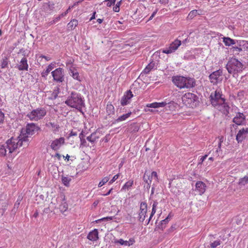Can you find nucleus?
I'll list each match as a JSON object with an SVG mask.
<instances>
[{
	"label": "nucleus",
	"instance_id": "obj_40",
	"mask_svg": "<svg viewBox=\"0 0 248 248\" xmlns=\"http://www.w3.org/2000/svg\"><path fill=\"white\" fill-rule=\"evenodd\" d=\"M109 176H106L104 177L101 181L99 183L98 186L100 187L102 186L103 185L106 184L108 181L109 180Z\"/></svg>",
	"mask_w": 248,
	"mask_h": 248
},
{
	"label": "nucleus",
	"instance_id": "obj_34",
	"mask_svg": "<svg viewBox=\"0 0 248 248\" xmlns=\"http://www.w3.org/2000/svg\"><path fill=\"white\" fill-rule=\"evenodd\" d=\"M59 209L62 213H64L68 209L67 203L65 201H63L59 205Z\"/></svg>",
	"mask_w": 248,
	"mask_h": 248
},
{
	"label": "nucleus",
	"instance_id": "obj_43",
	"mask_svg": "<svg viewBox=\"0 0 248 248\" xmlns=\"http://www.w3.org/2000/svg\"><path fill=\"white\" fill-rule=\"evenodd\" d=\"M114 243L115 244H120L121 245L124 246H127L128 245V242H127V241H125L122 239H120L119 240H116L114 241Z\"/></svg>",
	"mask_w": 248,
	"mask_h": 248
},
{
	"label": "nucleus",
	"instance_id": "obj_48",
	"mask_svg": "<svg viewBox=\"0 0 248 248\" xmlns=\"http://www.w3.org/2000/svg\"><path fill=\"white\" fill-rule=\"evenodd\" d=\"M119 176V173L114 175L110 180L108 181V185H111L112 183H113L116 180L118 179Z\"/></svg>",
	"mask_w": 248,
	"mask_h": 248
},
{
	"label": "nucleus",
	"instance_id": "obj_22",
	"mask_svg": "<svg viewBox=\"0 0 248 248\" xmlns=\"http://www.w3.org/2000/svg\"><path fill=\"white\" fill-rule=\"evenodd\" d=\"M87 238L92 241H96L98 239V232L97 229H94L93 230L90 232L87 235Z\"/></svg>",
	"mask_w": 248,
	"mask_h": 248
},
{
	"label": "nucleus",
	"instance_id": "obj_24",
	"mask_svg": "<svg viewBox=\"0 0 248 248\" xmlns=\"http://www.w3.org/2000/svg\"><path fill=\"white\" fill-rule=\"evenodd\" d=\"M55 62H52L50 63L46 67V69L43 71L41 73V76L43 78H46L49 72L54 68Z\"/></svg>",
	"mask_w": 248,
	"mask_h": 248
},
{
	"label": "nucleus",
	"instance_id": "obj_47",
	"mask_svg": "<svg viewBox=\"0 0 248 248\" xmlns=\"http://www.w3.org/2000/svg\"><path fill=\"white\" fill-rule=\"evenodd\" d=\"M220 242H221V241L219 240L215 241L214 242H213V243H212L211 244V247L212 248H216L218 246L220 245Z\"/></svg>",
	"mask_w": 248,
	"mask_h": 248
},
{
	"label": "nucleus",
	"instance_id": "obj_6",
	"mask_svg": "<svg viewBox=\"0 0 248 248\" xmlns=\"http://www.w3.org/2000/svg\"><path fill=\"white\" fill-rule=\"evenodd\" d=\"M225 100V98L222 97L221 92L219 89H217L214 92H212L210 95L211 103L214 107H217L218 104L223 103Z\"/></svg>",
	"mask_w": 248,
	"mask_h": 248
},
{
	"label": "nucleus",
	"instance_id": "obj_31",
	"mask_svg": "<svg viewBox=\"0 0 248 248\" xmlns=\"http://www.w3.org/2000/svg\"><path fill=\"white\" fill-rule=\"evenodd\" d=\"M46 125L47 126L50 127L52 131L55 133H56L59 131L60 126L57 123L49 122Z\"/></svg>",
	"mask_w": 248,
	"mask_h": 248
},
{
	"label": "nucleus",
	"instance_id": "obj_61",
	"mask_svg": "<svg viewBox=\"0 0 248 248\" xmlns=\"http://www.w3.org/2000/svg\"><path fill=\"white\" fill-rule=\"evenodd\" d=\"M112 190H113V188H111L110 189H109V190H108V191L107 193H105V194H102V195H103V196H108V195H109V194L111 193V192H112Z\"/></svg>",
	"mask_w": 248,
	"mask_h": 248
},
{
	"label": "nucleus",
	"instance_id": "obj_28",
	"mask_svg": "<svg viewBox=\"0 0 248 248\" xmlns=\"http://www.w3.org/2000/svg\"><path fill=\"white\" fill-rule=\"evenodd\" d=\"M131 114V112H128L126 114H123V115L120 116V117H119L117 119L115 120V121H114V122L113 123L116 124V123H119L120 122L124 121V120H126L128 118H129Z\"/></svg>",
	"mask_w": 248,
	"mask_h": 248
},
{
	"label": "nucleus",
	"instance_id": "obj_36",
	"mask_svg": "<svg viewBox=\"0 0 248 248\" xmlns=\"http://www.w3.org/2000/svg\"><path fill=\"white\" fill-rule=\"evenodd\" d=\"M176 104L173 101L167 102V105L166 106V110H173L175 109Z\"/></svg>",
	"mask_w": 248,
	"mask_h": 248
},
{
	"label": "nucleus",
	"instance_id": "obj_35",
	"mask_svg": "<svg viewBox=\"0 0 248 248\" xmlns=\"http://www.w3.org/2000/svg\"><path fill=\"white\" fill-rule=\"evenodd\" d=\"M98 138V137L96 136V133H93L89 136L87 137V140L93 144L96 141Z\"/></svg>",
	"mask_w": 248,
	"mask_h": 248
},
{
	"label": "nucleus",
	"instance_id": "obj_10",
	"mask_svg": "<svg viewBox=\"0 0 248 248\" xmlns=\"http://www.w3.org/2000/svg\"><path fill=\"white\" fill-rule=\"evenodd\" d=\"M65 143V139L63 137H60L52 140L49 142L50 148L54 151H58Z\"/></svg>",
	"mask_w": 248,
	"mask_h": 248
},
{
	"label": "nucleus",
	"instance_id": "obj_56",
	"mask_svg": "<svg viewBox=\"0 0 248 248\" xmlns=\"http://www.w3.org/2000/svg\"><path fill=\"white\" fill-rule=\"evenodd\" d=\"M232 49L233 51H236L237 52H240L242 50V49L240 47L238 46H233Z\"/></svg>",
	"mask_w": 248,
	"mask_h": 248
},
{
	"label": "nucleus",
	"instance_id": "obj_49",
	"mask_svg": "<svg viewBox=\"0 0 248 248\" xmlns=\"http://www.w3.org/2000/svg\"><path fill=\"white\" fill-rule=\"evenodd\" d=\"M112 217H103L102 218H100V219H97V220H96L94 222L95 223H99L101 221H107V220H110L112 219Z\"/></svg>",
	"mask_w": 248,
	"mask_h": 248
},
{
	"label": "nucleus",
	"instance_id": "obj_33",
	"mask_svg": "<svg viewBox=\"0 0 248 248\" xmlns=\"http://www.w3.org/2000/svg\"><path fill=\"white\" fill-rule=\"evenodd\" d=\"M133 180H129L126 182L121 188V191H126V190L129 189L133 185Z\"/></svg>",
	"mask_w": 248,
	"mask_h": 248
},
{
	"label": "nucleus",
	"instance_id": "obj_59",
	"mask_svg": "<svg viewBox=\"0 0 248 248\" xmlns=\"http://www.w3.org/2000/svg\"><path fill=\"white\" fill-rule=\"evenodd\" d=\"M157 12V10H155L152 14V15L150 16V17H149L148 20H151L153 19V18L155 16V15H156V13Z\"/></svg>",
	"mask_w": 248,
	"mask_h": 248
},
{
	"label": "nucleus",
	"instance_id": "obj_53",
	"mask_svg": "<svg viewBox=\"0 0 248 248\" xmlns=\"http://www.w3.org/2000/svg\"><path fill=\"white\" fill-rule=\"evenodd\" d=\"M4 120V114L0 109V124H2Z\"/></svg>",
	"mask_w": 248,
	"mask_h": 248
},
{
	"label": "nucleus",
	"instance_id": "obj_15",
	"mask_svg": "<svg viewBox=\"0 0 248 248\" xmlns=\"http://www.w3.org/2000/svg\"><path fill=\"white\" fill-rule=\"evenodd\" d=\"M232 122L237 125H243L246 124V116L243 113L237 112Z\"/></svg>",
	"mask_w": 248,
	"mask_h": 248
},
{
	"label": "nucleus",
	"instance_id": "obj_19",
	"mask_svg": "<svg viewBox=\"0 0 248 248\" xmlns=\"http://www.w3.org/2000/svg\"><path fill=\"white\" fill-rule=\"evenodd\" d=\"M206 188V186L205 183L202 181H198L195 185V191L200 195L203 194Z\"/></svg>",
	"mask_w": 248,
	"mask_h": 248
},
{
	"label": "nucleus",
	"instance_id": "obj_44",
	"mask_svg": "<svg viewBox=\"0 0 248 248\" xmlns=\"http://www.w3.org/2000/svg\"><path fill=\"white\" fill-rule=\"evenodd\" d=\"M143 181L146 184H151L152 179L149 175H146L145 173L143 176Z\"/></svg>",
	"mask_w": 248,
	"mask_h": 248
},
{
	"label": "nucleus",
	"instance_id": "obj_41",
	"mask_svg": "<svg viewBox=\"0 0 248 248\" xmlns=\"http://www.w3.org/2000/svg\"><path fill=\"white\" fill-rule=\"evenodd\" d=\"M59 91H60V89L59 87H57L54 90L53 93L51 94V99H55L57 98V97H58V94L60 92Z\"/></svg>",
	"mask_w": 248,
	"mask_h": 248
},
{
	"label": "nucleus",
	"instance_id": "obj_64",
	"mask_svg": "<svg viewBox=\"0 0 248 248\" xmlns=\"http://www.w3.org/2000/svg\"><path fill=\"white\" fill-rule=\"evenodd\" d=\"M102 141H104V142H108V136H105L103 139H102Z\"/></svg>",
	"mask_w": 248,
	"mask_h": 248
},
{
	"label": "nucleus",
	"instance_id": "obj_38",
	"mask_svg": "<svg viewBox=\"0 0 248 248\" xmlns=\"http://www.w3.org/2000/svg\"><path fill=\"white\" fill-rule=\"evenodd\" d=\"M8 59L7 57H4L2 58L1 61L0 63V67L1 68H6L8 64Z\"/></svg>",
	"mask_w": 248,
	"mask_h": 248
},
{
	"label": "nucleus",
	"instance_id": "obj_39",
	"mask_svg": "<svg viewBox=\"0 0 248 248\" xmlns=\"http://www.w3.org/2000/svg\"><path fill=\"white\" fill-rule=\"evenodd\" d=\"M248 183V175L241 178L239 180V184L241 186H245Z\"/></svg>",
	"mask_w": 248,
	"mask_h": 248
},
{
	"label": "nucleus",
	"instance_id": "obj_62",
	"mask_svg": "<svg viewBox=\"0 0 248 248\" xmlns=\"http://www.w3.org/2000/svg\"><path fill=\"white\" fill-rule=\"evenodd\" d=\"M188 41H189V40L188 39V36H187V37L181 42H182V44H186Z\"/></svg>",
	"mask_w": 248,
	"mask_h": 248
},
{
	"label": "nucleus",
	"instance_id": "obj_25",
	"mask_svg": "<svg viewBox=\"0 0 248 248\" xmlns=\"http://www.w3.org/2000/svg\"><path fill=\"white\" fill-rule=\"evenodd\" d=\"M156 68V63L155 62H151L144 69L142 73L147 74H148L152 69Z\"/></svg>",
	"mask_w": 248,
	"mask_h": 248
},
{
	"label": "nucleus",
	"instance_id": "obj_45",
	"mask_svg": "<svg viewBox=\"0 0 248 248\" xmlns=\"http://www.w3.org/2000/svg\"><path fill=\"white\" fill-rule=\"evenodd\" d=\"M208 155L205 154L203 156H200L199 159V162L198 163V165H202L203 162L205 160V159L207 157Z\"/></svg>",
	"mask_w": 248,
	"mask_h": 248
},
{
	"label": "nucleus",
	"instance_id": "obj_57",
	"mask_svg": "<svg viewBox=\"0 0 248 248\" xmlns=\"http://www.w3.org/2000/svg\"><path fill=\"white\" fill-rule=\"evenodd\" d=\"M21 201V199L20 198H18L16 201V202L15 204V207H16L17 208H18L19 205L20 204V202Z\"/></svg>",
	"mask_w": 248,
	"mask_h": 248
},
{
	"label": "nucleus",
	"instance_id": "obj_20",
	"mask_svg": "<svg viewBox=\"0 0 248 248\" xmlns=\"http://www.w3.org/2000/svg\"><path fill=\"white\" fill-rule=\"evenodd\" d=\"M217 107V108L222 113H223L225 115H227L229 113L230 107L229 106L227 103L224 102L222 103H220L218 104Z\"/></svg>",
	"mask_w": 248,
	"mask_h": 248
},
{
	"label": "nucleus",
	"instance_id": "obj_30",
	"mask_svg": "<svg viewBox=\"0 0 248 248\" xmlns=\"http://www.w3.org/2000/svg\"><path fill=\"white\" fill-rule=\"evenodd\" d=\"M223 39V42L226 46H229L232 45H234L236 43V41L235 40L232 39L229 37H224Z\"/></svg>",
	"mask_w": 248,
	"mask_h": 248
},
{
	"label": "nucleus",
	"instance_id": "obj_42",
	"mask_svg": "<svg viewBox=\"0 0 248 248\" xmlns=\"http://www.w3.org/2000/svg\"><path fill=\"white\" fill-rule=\"evenodd\" d=\"M139 130V126L135 124H133L131 125V127L130 128V132L132 133H136L138 132Z\"/></svg>",
	"mask_w": 248,
	"mask_h": 248
},
{
	"label": "nucleus",
	"instance_id": "obj_63",
	"mask_svg": "<svg viewBox=\"0 0 248 248\" xmlns=\"http://www.w3.org/2000/svg\"><path fill=\"white\" fill-rule=\"evenodd\" d=\"M55 157H57L59 160H60L61 158V155L60 154L56 153L55 155Z\"/></svg>",
	"mask_w": 248,
	"mask_h": 248
},
{
	"label": "nucleus",
	"instance_id": "obj_60",
	"mask_svg": "<svg viewBox=\"0 0 248 248\" xmlns=\"http://www.w3.org/2000/svg\"><path fill=\"white\" fill-rule=\"evenodd\" d=\"M50 212V209L49 207L45 208L43 210V213L45 214H48Z\"/></svg>",
	"mask_w": 248,
	"mask_h": 248
},
{
	"label": "nucleus",
	"instance_id": "obj_4",
	"mask_svg": "<svg viewBox=\"0 0 248 248\" xmlns=\"http://www.w3.org/2000/svg\"><path fill=\"white\" fill-rule=\"evenodd\" d=\"M183 104L189 108H195L199 104V97L197 95L191 93H186L182 97Z\"/></svg>",
	"mask_w": 248,
	"mask_h": 248
},
{
	"label": "nucleus",
	"instance_id": "obj_52",
	"mask_svg": "<svg viewBox=\"0 0 248 248\" xmlns=\"http://www.w3.org/2000/svg\"><path fill=\"white\" fill-rule=\"evenodd\" d=\"M158 205V202L156 201H154L153 204V207L152 209V213H155L156 212V208Z\"/></svg>",
	"mask_w": 248,
	"mask_h": 248
},
{
	"label": "nucleus",
	"instance_id": "obj_11",
	"mask_svg": "<svg viewBox=\"0 0 248 248\" xmlns=\"http://www.w3.org/2000/svg\"><path fill=\"white\" fill-rule=\"evenodd\" d=\"M222 142V138H220L217 141V146L215 148H213V146L210 147L209 146V150H210L209 152L207 154L208 156L211 155L215 157L216 158L218 157L220 155V153L221 152V146Z\"/></svg>",
	"mask_w": 248,
	"mask_h": 248
},
{
	"label": "nucleus",
	"instance_id": "obj_5",
	"mask_svg": "<svg viewBox=\"0 0 248 248\" xmlns=\"http://www.w3.org/2000/svg\"><path fill=\"white\" fill-rule=\"evenodd\" d=\"M46 110L44 108H37L33 109L27 115V117L31 121H38L46 115Z\"/></svg>",
	"mask_w": 248,
	"mask_h": 248
},
{
	"label": "nucleus",
	"instance_id": "obj_32",
	"mask_svg": "<svg viewBox=\"0 0 248 248\" xmlns=\"http://www.w3.org/2000/svg\"><path fill=\"white\" fill-rule=\"evenodd\" d=\"M78 21L76 19L71 20L68 24L67 27L69 30H73L78 25Z\"/></svg>",
	"mask_w": 248,
	"mask_h": 248
},
{
	"label": "nucleus",
	"instance_id": "obj_37",
	"mask_svg": "<svg viewBox=\"0 0 248 248\" xmlns=\"http://www.w3.org/2000/svg\"><path fill=\"white\" fill-rule=\"evenodd\" d=\"M71 181V179L69 177L62 176V184L66 186H69V183Z\"/></svg>",
	"mask_w": 248,
	"mask_h": 248
},
{
	"label": "nucleus",
	"instance_id": "obj_8",
	"mask_svg": "<svg viewBox=\"0 0 248 248\" xmlns=\"http://www.w3.org/2000/svg\"><path fill=\"white\" fill-rule=\"evenodd\" d=\"M53 80L56 83H62L64 80V70L62 68H57L51 72Z\"/></svg>",
	"mask_w": 248,
	"mask_h": 248
},
{
	"label": "nucleus",
	"instance_id": "obj_13",
	"mask_svg": "<svg viewBox=\"0 0 248 248\" xmlns=\"http://www.w3.org/2000/svg\"><path fill=\"white\" fill-rule=\"evenodd\" d=\"M147 212V204L146 202H141L140 204V208L138 214V220L143 222L145 220Z\"/></svg>",
	"mask_w": 248,
	"mask_h": 248
},
{
	"label": "nucleus",
	"instance_id": "obj_3",
	"mask_svg": "<svg viewBox=\"0 0 248 248\" xmlns=\"http://www.w3.org/2000/svg\"><path fill=\"white\" fill-rule=\"evenodd\" d=\"M65 103L68 106L76 108L83 114L82 109L85 107L84 100L80 93L75 92H72L68 96Z\"/></svg>",
	"mask_w": 248,
	"mask_h": 248
},
{
	"label": "nucleus",
	"instance_id": "obj_55",
	"mask_svg": "<svg viewBox=\"0 0 248 248\" xmlns=\"http://www.w3.org/2000/svg\"><path fill=\"white\" fill-rule=\"evenodd\" d=\"M127 242H128V243L129 244L128 245H127V246H130L135 242V240L133 238H131L129 239L128 241H127Z\"/></svg>",
	"mask_w": 248,
	"mask_h": 248
},
{
	"label": "nucleus",
	"instance_id": "obj_18",
	"mask_svg": "<svg viewBox=\"0 0 248 248\" xmlns=\"http://www.w3.org/2000/svg\"><path fill=\"white\" fill-rule=\"evenodd\" d=\"M133 96V94L130 90L125 92L121 100V104L124 106L129 104L131 98Z\"/></svg>",
	"mask_w": 248,
	"mask_h": 248
},
{
	"label": "nucleus",
	"instance_id": "obj_12",
	"mask_svg": "<svg viewBox=\"0 0 248 248\" xmlns=\"http://www.w3.org/2000/svg\"><path fill=\"white\" fill-rule=\"evenodd\" d=\"M66 66L68 67L69 69V74L71 76L73 79L78 81H81V78L79 76V73L77 69L73 66L72 63L70 62H67L66 63Z\"/></svg>",
	"mask_w": 248,
	"mask_h": 248
},
{
	"label": "nucleus",
	"instance_id": "obj_17",
	"mask_svg": "<svg viewBox=\"0 0 248 248\" xmlns=\"http://www.w3.org/2000/svg\"><path fill=\"white\" fill-rule=\"evenodd\" d=\"M173 83L180 89H183L184 83V77L181 76H175L172 78Z\"/></svg>",
	"mask_w": 248,
	"mask_h": 248
},
{
	"label": "nucleus",
	"instance_id": "obj_7",
	"mask_svg": "<svg viewBox=\"0 0 248 248\" xmlns=\"http://www.w3.org/2000/svg\"><path fill=\"white\" fill-rule=\"evenodd\" d=\"M209 79L214 85L221 83L223 79L222 70L218 69L212 72L209 75Z\"/></svg>",
	"mask_w": 248,
	"mask_h": 248
},
{
	"label": "nucleus",
	"instance_id": "obj_26",
	"mask_svg": "<svg viewBox=\"0 0 248 248\" xmlns=\"http://www.w3.org/2000/svg\"><path fill=\"white\" fill-rule=\"evenodd\" d=\"M202 15V10H193L189 12V13L188 14V15L187 16V19H192L194 17H195L196 16H197V15Z\"/></svg>",
	"mask_w": 248,
	"mask_h": 248
},
{
	"label": "nucleus",
	"instance_id": "obj_16",
	"mask_svg": "<svg viewBox=\"0 0 248 248\" xmlns=\"http://www.w3.org/2000/svg\"><path fill=\"white\" fill-rule=\"evenodd\" d=\"M248 134V127L242 128L240 129L236 136V140L238 143L242 142L247 137Z\"/></svg>",
	"mask_w": 248,
	"mask_h": 248
},
{
	"label": "nucleus",
	"instance_id": "obj_58",
	"mask_svg": "<svg viewBox=\"0 0 248 248\" xmlns=\"http://www.w3.org/2000/svg\"><path fill=\"white\" fill-rule=\"evenodd\" d=\"M113 10L115 12H119L120 11V8L119 5H115L113 8Z\"/></svg>",
	"mask_w": 248,
	"mask_h": 248
},
{
	"label": "nucleus",
	"instance_id": "obj_23",
	"mask_svg": "<svg viewBox=\"0 0 248 248\" xmlns=\"http://www.w3.org/2000/svg\"><path fill=\"white\" fill-rule=\"evenodd\" d=\"M167 105V101H165L161 102H154L150 104H148L146 105L147 107L152 108H159L165 107Z\"/></svg>",
	"mask_w": 248,
	"mask_h": 248
},
{
	"label": "nucleus",
	"instance_id": "obj_50",
	"mask_svg": "<svg viewBox=\"0 0 248 248\" xmlns=\"http://www.w3.org/2000/svg\"><path fill=\"white\" fill-rule=\"evenodd\" d=\"M240 46H244L245 48L248 49V41H240L239 42Z\"/></svg>",
	"mask_w": 248,
	"mask_h": 248
},
{
	"label": "nucleus",
	"instance_id": "obj_21",
	"mask_svg": "<svg viewBox=\"0 0 248 248\" xmlns=\"http://www.w3.org/2000/svg\"><path fill=\"white\" fill-rule=\"evenodd\" d=\"M17 67L19 71H27L29 68L27 59L23 57L19 62V64L17 65Z\"/></svg>",
	"mask_w": 248,
	"mask_h": 248
},
{
	"label": "nucleus",
	"instance_id": "obj_46",
	"mask_svg": "<svg viewBox=\"0 0 248 248\" xmlns=\"http://www.w3.org/2000/svg\"><path fill=\"white\" fill-rule=\"evenodd\" d=\"M116 0H105L104 3H106V5L108 7H110L112 5L114 4Z\"/></svg>",
	"mask_w": 248,
	"mask_h": 248
},
{
	"label": "nucleus",
	"instance_id": "obj_9",
	"mask_svg": "<svg viewBox=\"0 0 248 248\" xmlns=\"http://www.w3.org/2000/svg\"><path fill=\"white\" fill-rule=\"evenodd\" d=\"M181 44V41L176 39L168 47L163 49L162 52L167 54L172 53L178 48Z\"/></svg>",
	"mask_w": 248,
	"mask_h": 248
},
{
	"label": "nucleus",
	"instance_id": "obj_27",
	"mask_svg": "<svg viewBox=\"0 0 248 248\" xmlns=\"http://www.w3.org/2000/svg\"><path fill=\"white\" fill-rule=\"evenodd\" d=\"M172 217V215H171V214L170 213L165 219L162 220L161 221L160 224H159V225H158V228L160 229L163 230V229L165 228V225L169 222V221L170 220V218Z\"/></svg>",
	"mask_w": 248,
	"mask_h": 248
},
{
	"label": "nucleus",
	"instance_id": "obj_29",
	"mask_svg": "<svg viewBox=\"0 0 248 248\" xmlns=\"http://www.w3.org/2000/svg\"><path fill=\"white\" fill-rule=\"evenodd\" d=\"M70 9V8L69 7L66 11L62 13L59 16L54 17L53 20L51 21V23L52 24L56 23L58 22L59 21H60L62 17L65 16L68 13V11Z\"/></svg>",
	"mask_w": 248,
	"mask_h": 248
},
{
	"label": "nucleus",
	"instance_id": "obj_51",
	"mask_svg": "<svg viewBox=\"0 0 248 248\" xmlns=\"http://www.w3.org/2000/svg\"><path fill=\"white\" fill-rule=\"evenodd\" d=\"M150 177L151 179H154L155 180V181H158V175L156 171H153L151 173V175L150 176Z\"/></svg>",
	"mask_w": 248,
	"mask_h": 248
},
{
	"label": "nucleus",
	"instance_id": "obj_2",
	"mask_svg": "<svg viewBox=\"0 0 248 248\" xmlns=\"http://www.w3.org/2000/svg\"><path fill=\"white\" fill-rule=\"evenodd\" d=\"M226 68L229 74L236 78L245 69V66L241 61L235 58H231L228 61Z\"/></svg>",
	"mask_w": 248,
	"mask_h": 248
},
{
	"label": "nucleus",
	"instance_id": "obj_1",
	"mask_svg": "<svg viewBox=\"0 0 248 248\" xmlns=\"http://www.w3.org/2000/svg\"><path fill=\"white\" fill-rule=\"evenodd\" d=\"M40 130V128L37 124L28 123L25 127L21 129L20 134L17 138H12L5 142L0 143V156L13 157L12 154L18 147L22 146L23 142H28L30 136Z\"/></svg>",
	"mask_w": 248,
	"mask_h": 248
},
{
	"label": "nucleus",
	"instance_id": "obj_54",
	"mask_svg": "<svg viewBox=\"0 0 248 248\" xmlns=\"http://www.w3.org/2000/svg\"><path fill=\"white\" fill-rule=\"evenodd\" d=\"M114 109V107L112 105H111V104L110 105H108V104L107 105V110L108 111H109V110L110 111H113Z\"/></svg>",
	"mask_w": 248,
	"mask_h": 248
},
{
	"label": "nucleus",
	"instance_id": "obj_14",
	"mask_svg": "<svg viewBox=\"0 0 248 248\" xmlns=\"http://www.w3.org/2000/svg\"><path fill=\"white\" fill-rule=\"evenodd\" d=\"M183 89H191L196 86V81L193 78L184 77Z\"/></svg>",
	"mask_w": 248,
	"mask_h": 248
}]
</instances>
